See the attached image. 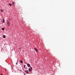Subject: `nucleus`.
I'll use <instances>...</instances> for the list:
<instances>
[{
  "label": "nucleus",
  "mask_w": 75,
  "mask_h": 75,
  "mask_svg": "<svg viewBox=\"0 0 75 75\" xmlns=\"http://www.w3.org/2000/svg\"><path fill=\"white\" fill-rule=\"evenodd\" d=\"M7 24L8 26H9V25H10V22H9V21H7Z\"/></svg>",
  "instance_id": "1"
},
{
  "label": "nucleus",
  "mask_w": 75,
  "mask_h": 75,
  "mask_svg": "<svg viewBox=\"0 0 75 75\" xmlns=\"http://www.w3.org/2000/svg\"><path fill=\"white\" fill-rule=\"evenodd\" d=\"M33 69V68H32V67H30V68H29L28 69L29 71V72H31V70Z\"/></svg>",
  "instance_id": "2"
},
{
  "label": "nucleus",
  "mask_w": 75,
  "mask_h": 75,
  "mask_svg": "<svg viewBox=\"0 0 75 75\" xmlns=\"http://www.w3.org/2000/svg\"><path fill=\"white\" fill-rule=\"evenodd\" d=\"M25 72L26 74H29V72L28 70H25Z\"/></svg>",
  "instance_id": "3"
},
{
  "label": "nucleus",
  "mask_w": 75,
  "mask_h": 75,
  "mask_svg": "<svg viewBox=\"0 0 75 75\" xmlns=\"http://www.w3.org/2000/svg\"><path fill=\"white\" fill-rule=\"evenodd\" d=\"M34 50H35V51L36 52H37L38 51V50H37V49H36V48H34Z\"/></svg>",
  "instance_id": "4"
},
{
  "label": "nucleus",
  "mask_w": 75,
  "mask_h": 75,
  "mask_svg": "<svg viewBox=\"0 0 75 75\" xmlns=\"http://www.w3.org/2000/svg\"><path fill=\"white\" fill-rule=\"evenodd\" d=\"M27 65L28 67H30V65L29 64H28Z\"/></svg>",
  "instance_id": "5"
},
{
  "label": "nucleus",
  "mask_w": 75,
  "mask_h": 75,
  "mask_svg": "<svg viewBox=\"0 0 75 75\" xmlns=\"http://www.w3.org/2000/svg\"><path fill=\"white\" fill-rule=\"evenodd\" d=\"M5 22V21H4V19H2V22L4 23Z\"/></svg>",
  "instance_id": "6"
},
{
  "label": "nucleus",
  "mask_w": 75,
  "mask_h": 75,
  "mask_svg": "<svg viewBox=\"0 0 75 75\" xmlns=\"http://www.w3.org/2000/svg\"><path fill=\"white\" fill-rule=\"evenodd\" d=\"M20 62L21 63V64H23V61H22L21 60H20Z\"/></svg>",
  "instance_id": "7"
},
{
  "label": "nucleus",
  "mask_w": 75,
  "mask_h": 75,
  "mask_svg": "<svg viewBox=\"0 0 75 75\" xmlns=\"http://www.w3.org/2000/svg\"><path fill=\"white\" fill-rule=\"evenodd\" d=\"M1 30H4V28H1Z\"/></svg>",
  "instance_id": "8"
},
{
  "label": "nucleus",
  "mask_w": 75,
  "mask_h": 75,
  "mask_svg": "<svg viewBox=\"0 0 75 75\" xmlns=\"http://www.w3.org/2000/svg\"><path fill=\"white\" fill-rule=\"evenodd\" d=\"M3 38H6V36L5 35H4L3 36Z\"/></svg>",
  "instance_id": "9"
},
{
  "label": "nucleus",
  "mask_w": 75,
  "mask_h": 75,
  "mask_svg": "<svg viewBox=\"0 0 75 75\" xmlns=\"http://www.w3.org/2000/svg\"><path fill=\"white\" fill-rule=\"evenodd\" d=\"M9 6H11V4H9Z\"/></svg>",
  "instance_id": "10"
},
{
  "label": "nucleus",
  "mask_w": 75,
  "mask_h": 75,
  "mask_svg": "<svg viewBox=\"0 0 75 75\" xmlns=\"http://www.w3.org/2000/svg\"><path fill=\"white\" fill-rule=\"evenodd\" d=\"M1 12H3V10H1Z\"/></svg>",
  "instance_id": "11"
},
{
  "label": "nucleus",
  "mask_w": 75,
  "mask_h": 75,
  "mask_svg": "<svg viewBox=\"0 0 75 75\" xmlns=\"http://www.w3.org/2000/svg\"><path fill=\"white\" fill-rule=\"evenodd\" d=\"M25 65H24V68H25Z\"/></svg>",
  "instance_id": "12"
},
{
  "label": "nucleus",
  "mask_w": 75,
  "mask_h": 75,
  "mask_svg": "<svg viewBox=\"0 0 75 75\" xmlns=\"http://www.w3.org/2000/svg\"><path fill=\"white\" fill-rule=\"evenodd\" d=\"M12 4H14V2H13Z\"/></svg>",
  "instance_id": "13"
},
{
  "label": "nucleus",
  "mask_w": 75,
  "mask_h": 75,
  "mask_svg": "<svg viewBox=\"0 0 75 75\" xmlns=\"http://www.w3.org/2000/svg\"><path fill=\"white\" fill-rule=\"evenodd\" d=\"M17 64H18L17 63H16V65H17Z\"/></svg>",
  "instance_id": "14"
},
{
  "label": "nucleus",
  "mask_w": 75,
  "mask_h": 75,
  "mask_svg": "<svg viewBox=\"0 0 75 75\" xmlns=\"http://www.w3.org/2000/svg\"><path fill=\"white\" fill-rule=\"evenodd\" d=\"M1 75H3V74H1Z\"/></svg>",
  "instance_id": "15"
},
{
  "label": "nucleus",
  "mask_w": 75,
  "mask_h": 75,
  "mask_svg": "<svg viewBox=\"0 0 75 75\" xmlns=\"http://www.w3.org/2000/svg\"><path fill=\"white\" fill-rule=\"evenodd\" d=\"M26 68V69H27V68Z\"/></svg>",
  "instance_id": "16"
}]
</instances>
